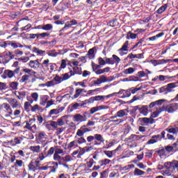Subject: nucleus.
<instances>
[{"instance_id":"bf43d9fd","label":"nucleus","mask_w":178,"mask_h":178,"mask_svg":"<svg viewBox=\"0 0 178 178\" xmlns=\"http://www.w3.org/2000/svg\"><path fill=\"white\" fill-rule=\"evenodd\" d=\"M131 95V92H130L129 89L124 90V95L121 97V98H127Z\"/></svg>"},{"instance_id":"13d9d810","label":"nucleus","mask_w":178,"mask_h":178,"mask_svg":"<svg viewBox=\"0 0 178 178\" xmlns=\"http://www.w3.org/2000/svg\"><path fill=\"white\" fill-rule=\"evenodd\" d=\"M102 65H97L94 63H92V70L93 72H96V70H99V69H101Z\"/></svg>"},{"instance_id":"4468645a","label":"nucleus","mask_w":178,"mask_h":178,"mask_svg":"<svg viewBox=\"0 0 178 178\" xmlns=\"http://www.w3.org/2000/svg\"><path fill=\"white\" fill-rule=\"evenodd\" d=\"M49 65H50V70H51V72H54V70H55V67L56 66V63H49V59L44 60L42 63V66L44 65L45 67H48Z\"/></svg>"},{"instance_id":"72a5a7b5","label":"nucleus","mask_w":178,"mask_h":178,"mask_svg":"<svg viewBox=\"0 0 178 178\" xmlns=\"http://www.w3.org/2000/svg\"><path fill=\"white\" fill-rule=\"evenodd\" d=\"M69 3H60L59 4L60 10H61V12H64V10L69 8Z\"/></svg>"},{"instance_id":"603ef678","label":"nucleus","mask_w":178,"mask_h":178,"mask_svg":"<svg viewBox=\"0 0 178 178\" xmlns=\"http://www.w3.org/2000/svg\"><path fill=\"white\" fill-rule=\"evenodd\" d=\"M31 104L29 102H25L24 104V108L26 112H30V108H31Z\"/></svg>"},{"instance_id":"774afa93","label":"nucleus","mask_w":178,"mask_h":178,"mask_svg":"<svg viewBox=\"0 0 178 178\" xmlns=\"http://www.w3.org/2000/svg\"><path fill=\"white\" fill-rule=\"evenodd\" d=\"M17 86H18L17 82H12L10 84V88H12V90H17Z\"/></svg>"},{"instance_id":"39448f33","label":"nucleus","mask_w":178,"mask_h":178,"mask_svg":"<svg viewBox=\"0 0 178 178\" xmlns=\"http://www.w3.org/2000/svg\"><path fill=\"white\" fill-rule=\"evenodd\" d=\"M145 137L143 135H136V134H131L129 137L125 138V141H127L129 144H136V141H140L141 138H144Z\"/></svg>"},{"instance_id":"c85d7f7f","label":"nucleus","mask_w":178,"mask_h":178,"mask_svg":"<svg viewBox=\"0 0 178 178\" xmlns=\"http://www.w3.org/2000/svg\"><path fill=\"white\" fill-rule=\"evenodd\" d=\"M29 149H31L32 152H34L35 154H40V152H41V146L40 145L31 146Z\"/></svg>"},{"instance_id":"8fccbe9b","label":"nucleus","mask_w":178,"mask_h":178,"mask_svg":"<svg viewBox=\"0 0 178 178\" xmlns=\"http://www.w3.org/2000/svg\"><path fill=\"white\" fill-rule=\"evenodd\" d=\"M126 109L120 110L117 112V116L118 118H124V116H126Z\"/></svg>"},{"instance_id":"6e6d98bb","label":"nucleus","mask_w":178,"mask_h":178,"mask_svg":"<svg viewBox=\"0 0 178 178\" xmlns=\"http://www.w3.org/2000/svg\"><path fill=\"white\" fill-rule=\"evenodd\" d=\"M44 86H46L47 87H54V86H56V83H55V81H54V79H52L51 81H49L46 82Z\"/></svg>"},{"instance_id":"f704fd0d","label":"nucleus","mask_w":178,"mask_h":178,"mask_svg":"<svg viewBox=\"0 0 178 178\" xmlns=\"http://www.w3.org/2000/svg\"><path fill=\"white\" fill-rule=\"evenodd\" d=\"M109 26H111V27H119L120 24L118 19L115 18L113 20L110 21Z\"/></svg>"},{"instance_id":"0e129e2a","label":"nucleus","mask_w":178,"mask_h":178,"mask_svg":"<svg viewBox=\"0 0 178 178\" xmlns=\"http://www.w3.org/2000/svg\"><path fill=\"white\" fill-rule=\"evenodd\" d=\"M115 63L113 58H106V63H107V65H113Z\"/></svg>"},{"instance_id":"e2e57ef3","label":"nucleus","mask_w":178,"mask_h":178,"mask_svg":"<svg viewBox=\"0 0 178 178\" xmlns=\"http://www.w3.org/2000/svg\"><path fill=\"white\" fill-rule=\"evenodd\" d=\"M54 152H55V147H50L47 153V156H51V155H54Z\"/></svg>"},{"instance_id":"0eeeda50","label":"nucleus","mask_w":178,"mask_h":178,"mask_svg":"<svg viewBox=\"0 0 178 178\" xmlns=\"http://www.w3.org/2000/svg\"><path fill=\"white\" fill-rule=\"evenodd\" d=\"M88 113L84 112L83 115H82L80 113L76 114L73 116V120L74 122L81 123V122H87V115Z\"/></svg>"},{"instance_id":"20e7f679","label":"nucleus","mask_w":178,"mask_h":178,"mask_svg":"<svg viewBox=\"0 0 178 178\" xmlns=\"http://www.w3.org/2000/svg\"><path fill=\"white\" fill-rule=\"evenodd\" d=\"M15 74H19V69L14 70H6L3 72V79H13V77H15Z\"/></svg>"},{"instance_id":"9b49d317","label":"nucleus","mask_w":178,"mask_h":178,"mask_svg":"<svg viewBox=\"0 0 178 178\" xmlns=\"http://www.w3.org/2000/svg\"><path fill=\"white\" fill-rule=\"evenodd\" d=\"M77 24V20L72 19L71 21H68L65 23L64 27H63L60 31H65V30H67V29H70L72 26H76Z\"/></svg>"},{"instance_id":"ddd939ff","label":"nucleus","mask_w":178,"mask_h":178,"mask_svg":"<svg viewBox=\"0 0 178 178\" xmlns=\"http://www.w3.org/2000/svg\"><path fill=\"white\" fill-rule=\"evenodd\" d=\"M4 62L5 63H8V62H10L12 59H15V54H12L10 51H8L4 55Z\"/></svg>"},{"instance_id":"dca6fc26","label":"nucleus","mask_w":178,"mask_h":178,"mask_svg":"<svg viewBox=\"0 0 178 178\" xmlns=\"http://www.w3.org/2000/svg\"><path fill=\"white\" fill-rule=\"evenodd\" d=\"M10 106H12L13 109H15L16 108H20L21 104L17 102L16 99H11L9 102Z\"/></svg>"},{"instance_id":"aec40b11","label":"nucleus","mask_w":178,"mask_h":178,"mask_svg":"<svg viewBox=\"0 0 178 178\" xmlns=\"http://www.w3.org/2000/svg\"><path fill=\"white\" fill-rule=\"evenodd\" d=\"M35 122V118L29 119V121H25L26 125L24 127V129H27L28 130H32L31 124Z\"/></svg>"},{"instance_id":"6e6552de","label":"nucleus","mask_w":178,"mask_h":178,"mask_svg":"<svg viewBox=\"0 0 178 178\" xmlns=\"http://www.w3.org/2000/svg\"><path fill=\"white\" fill-rule=\"evenodd\" d=\"M29 170L32 172H37L40 169V161H31L28 165Z\"/></svg>"},{"instance_id":"c756f323","label":"nucleus","mask_w":178,"mask_h":178,"mask_svg":"<svg viewBox=\"0 0 178 178\" xmlns=\"http://www.w3.org/2000/svg\"><path fill=\"white\" fill-rule=\"evenodd\" d=\"M7 45H10L14 49L19 48V45L17 44V43L9 40L4 42V47H6Z\"/></svg>"},{"instance_id":"37998d69","label":"nucleus","mask_w":178,"mask_h":178,"mask_svg":"<svg viewBox=\"0 0 178 178\" xmlns=\"http://www.w3.org/2000/svg\"><path fill=\"white\" fill-rule=\"evenodd\" d=\"M79 154L77 156L78 158H81V156L84 155V154H86V147H79Z\"/></svg>"},{"instance_id":"bb28decb","label":"nucleus","mask_w":178,"mask_h":178,"mask_svg":"<svg viewBox=\"0 0 178 178\" xmlns=\"http://www.w3.org/2000/svg\"><path fill=\"white\" fill-rule=\"evenodd\" d=\"M79 142H77V139L70 142L68 145H67V148L68 149H71V148H77V147H79Z\"/></svg>"},{"instance_id":"b1692460","label":"nucleus","mask_w":178,"mask_h":178,"mask_svg":"<svg viewBox=\"0 0 178 178\" xmlns=\"http://www.w3.org/2000/svg\"><path fill=\"white\" fill-rule=\"evenodd\" d=\"M140 120L141 122V123H143V124H148L149 123H150V124H152V123H154V119L151 118H140Z\"/></svg>"},{"instance_id":"f257e3e1","label":"nucleus","mask_w":178,"mask_h":178,"mask_svg":"<svg viewBox=\"0 0 178 178\" xmlns=\"http://www.w3.org/2000/svg\"><path fill=\"white\" fill-rule=\"evenodd\" d=\"M88 132L80 128L77 130L76 136L79 138H76V141L79 145L86 144V145H95L97 147L105 143V138H104V136L99 134H95L94 136H88L86 140V138H84V134Z\"/></svg>"},{"instance_id":"4c0bfd02","label":"nucleus","mask_w":178,"mask_h":178,"mask_svg":"<svg viewBox=\"0 0 178 178\" xmlns=\"http://www.w3.org/2000/svg\"><path fill=\"white\" fill-rule=\"evenodd\" d=\"M128 47H129V41L127 40V41L124 43V44L122 45V47L120 49H119L118 51H120V52L127 51H129V49H127Z\"/></svg>"},{"instance_id":"2eb2a0df","label":"nucleus","mask_w":178,"mask_h":178,"mask_svg":"<svg viewBox=\"0 0 178 178\" xmlns=\"http://www.w3.org/2000/svg\"><path fill=\"white\" fill-rule=\"evenodd\" d=\"M65 107H60L58 108L51 109L49 113V116H52V115H59L61 112H63Z\"/></svg>"},{"instance_id":"58836bf2","label":"nucleus","mask_w":178,"mask_h":178,"mask_svg":"<svg viewBox=\"0 0 178 178\" xmlns=\"http://www.w3.org/2000/svg\"><path fill=\"white\" fill-rule=\"evenodd\" d=\"M54 29V26L51 24H47L44 25H42V30L44 31H50V30H52Z\"/></svg>"},{"instance_id":"9d476101","label":"nucleus","mask_w":178,"mask_h":178,"mask_svg":"<svg viewBox=\"0 0 178 178\" xmlns=\"http://www.w3.org/2000/svg\"><path fill=\"white\" fill-rule=\"evenodd\" d=\"M95 124V122L89 120L87 124L82 125L79 129L83 130V131H86V133H90L91 131V128L90 126H94Z\"/></svg>"},{"instance_id":"412c9836","label":"nucleus","mask_w":178,"mask_h":178,"mask_svg":"<svg viewBox=\"0 0 178 178\" xmlns=\"http://www.w3.org/2000/svg\"><path fill=\"white\" fill-rule=\"evenodd\" d=\"M139 113H141L143 116H147V115H148V106H140Z\"/></svg>"},{"instance_id":"de8ad7c7","label":"nucleus","mask_w":178,"mask_h":178,"mask_svg":"<svg viewBox=\"0 0 178 178\" xmlns=\"http://www.w3.org/2000/svg\"><path fill=\"white\" fill-rule=\"evenodd\" d=\"M143 42H145V38H142L141 39L138 40V42L135 44V47L141 48V47H143Z\"/></svg>"},{"instance_id":"c03bdc74","label":"nucleus","mask_w":178,"mask_h":178,"mask_svg":"<svg viewBox=\"0 0 178 178\" xmlns=\"http://www.w3.org/2000/svg\"><path fill=\"white\" fill-rule=\"evenodd\" d=\"M159 91L160 92V94L163 93L164 95H167V94H169V92H168V88L166 87V86H162L161 88H160L159 89Z\"/></svg>"},{"instance_id":"864d4df0","label":"nucleus","mask_w":178,"mask_h":178,"mask_svg":"<svg viewBox=\"0 0 178 178\" xmlns=\"http://www.w3.org/2000/svg\"><path fill=\"white\" fill-rule=\"evenodd\" d=\"M45 137H47V134H45L44 131L39 132L38 138L40 140V141H42Z\"/></svg>"},{"instance_id":"69168bd1","label":"nucleus","mask_w":178,"mask_h":178,"mask_svg":"<svg viewBox=\"0 0 178 178\" xmlns=\"http://www.w3.org/2000/svg\"><path fill=\"white\" fill-rule=\"evenodd\" d=\"M31 97H32V99H33V101L35 102H37V101H38V92H33L31 95Z\"/></svg>"},{"instance_id":"09e8293b","label":"nucleus","mask_w":178,"mask_h":178,"mask_svg":"<svg viewBox=\"0 0 178 178\" xmlns=\"http://www.w3.org/2000/svg\"><path fill=\"white\" fill-rule=\"evenodd\" d=\"M23 161L22 160H16L14 165L13 166V168H22L23 166Z\"/></svg>"},{"instance_id":"7ed1b4c3","label":"nucleus","mask_w":178,"mask_h":178,"mask_svg":"<svg viewBox=\"0 0 178 178\" xmlns=\"http://www.w3.org/2000/svg\"><path fill=\"white\" fill-rule=\"evenodd\" d=\"M22 72H24V74L19 79V83H21L29 81V79L31 77V76H33V74L31 73L35 74V72L29 68L22 69Z\"/></svg>"},{"instance_id":"49530a36","label":"nucleus","mask_w":178,"mask_h":178,"mask_svg":"<svg viewBox=\"0 0 178 178\" xmlns=\"http://www.w3.org/2000/svg\"><path fill=\"white\" fill-rule=\"evenodd\" d=\"M72 70H74L75 74H79V76H81V74H83V71L81 70V67H74L72 68Z\"/></svg>"},{"instance_id":"f8f14e48","label":"nucleus","mask_w":178,"mask_h":178,"mask_svg":"<svg viewBox=\"0 0 178 178\" xmlns=\"http://www.w3.org/2000/svg\"><path fill=\"white\" fill-rule=\"evenodd\" d=\"M48 165H50L49 168H52V170H50V172H49V175H51V173H56V170L58 169V166H59V163L58 162H55V161H50L49 163H47Z\"/></svg>"},{"instance_id":"680f3d73","label":"nucleus","mask_w":178,"mask_h":178,"mask_svg":"<svg viewBox=\"0 0 178 178\" xmlns=\"http://www.w3.org/2000/svg\"><path fill=\"white\" fill-rule=\"evenodd\" d=\"M66 60L65 59H63L61 60V64H60V66L58 69V72H60L62 70V69H65L66 67Z\"/></svg>"},{"instance_id":"052dcab7","label":"nucleus","mask_w":178,"mask_h":178,"mask_svg":"<svg viewBox=\"0 0 178 178\" xmlns=\"http://www.w3.org/2000/svg\"><path fill=\"white\" fill-rule=\"evenodd\" d=\"M165 152L168 155V154H170L171 152H173V146L167 145L165 147Z\"/></svg>"},{"instance_id":"79ce46f5","label":"nucleus","mask_w":178,"mask_h":178,"mask_svg":"<svg viewBox=\"0 0 178 178\" xmlns=\"http://www.w3.org/2000/svg\"><path fill=\"white\" fill-rule=\"evenodd\" d=\"M48 56H51L52 58H56L57 55H59V53L56 52L55 49L49 50L47 53Z\"/></svg>"},{"instance_id":"2f4dec72","label":"nucleus","mask_w":178,"mask_h":178,"mask_svg":"<svg viewBox=\"0 0 178 178\" xmlns=\"http://www.w3.org/2000/svg\"><path fill=\"white\" fill-rule=\"evenodd\" d=\"M53 80L54 81L56 86H58V84H60V83H62L63 81V79H62V76H60L58 74H56L55 76V77L53 79Z\"/></svg>"},{"instance_id":"338daca9","label":"nucleus","mask_w":178,"mask_h":178,"mask_svg":"<svg viewBox=\"0 0 178 178\" xmlns=\"http://www.w3.org/2000/svg\"><path fill=\"white\" fill-rule=\"evenodd\" d=\"M31 112H37V111H40V106L38 104H35L34 106H31Z\"/></svg>"},{"instance_id":"5701e85b","label":"nucleus","mask_w":178,"mask_h":178,"mask_svg":"<svg viewBox=\"0 0 178 178\" xmlns=\"http://www.w3.org/2000/svg\"><path fill=\"white\" fill-rule=\"evenodd\" d=\"M164 131H167L168 133H170V134H177L178 133V128H173L172 127H168L167 129L164 130Z\"/></svg>"},{"instance_id":"e433bc0d","label":"nucleus","mask_w":178,"mask_h":178,"mask_svg":"<svg viewBox=\"0 0 178 178\" xmlns=\"http://www.w3.org/2000/svg\"><path fill=\"white\" fill-rule=\"evenodd\" d=\"M99 165H100V166H105L106 165H109L111 163V160L108 159H105L101 161H99L98 162Z\"/></svg>"},{"instance_id":"393cba45","label":"nucleus","mask_w":178,"mask_h":178,"mask_svg":"<svg viewBox=\"0 0 178 178\" xmlns=\"http://www.w3.org/2000/svg\"><path fill=\"white\" fill-rule=\"evenodd\" d=\"M95 51V47L88 50L86 56L89 58V59H94L95 58V54H94Z\"/></svg>"},{"instance_id":"1a4fd4ad","label":"nucleus","mask_w":178,"mask_h":178,"mask_svg":"<svg viewBox=\"0 0 178 178\" xmlns=\"http://www.w3.org/2000/svg\"><path fill=\"white\" fill-rule=\"evenodd\" d=\"M178 110V103H173L165 106V112L168 113H173Z\"/></svg>"},{"instance_id":"a18cd8bd","label":"nucleus","mask_w":178,"mask_h":178,"mask_svg":"<svg viewBox=\"0 0 178 178\" xmlns=\"http://www.w3.org/2000/svg\"><path fill=\"white\" fill-rule=\"evenodd\" d=\"M136 72V70L134 67H129L124 70L123 73L124 74H133Z\"/></svg>"},{"instance_id":"a211bd4d","label":"nucleus","mask_w":178,"mask_h":178,"mask_svg":"<svg viewBox=\"0 0 178 178\" xmlns=\"http://www.w3.org/2000/svg\"><path fill=\"white\" fill-rule=\"evenodd\" d=\"M166 163H167V165H170L168 169H173V170L178 169V161L177 160H173L171 162H167Z\"/></svg>"},{"instance_id":"ea45409f","label":"nucleus","mask_w":178,"mask_h":178,"mask_svg":"<svg viewBox=\"0 0 178 178\" xmlns=\"http://www.w3.org/2000/svg\"><path fill=\"white\" fill-rule=\"evenodd\" d=\"M23 141V138H15L13 140L11 141V143H13V146L15 147V145H17L18 144H20Z\"/></svg>"},{"instance_id":"3c124183","label":"nucleus","mask_w":178,"mask_h":178,"mask_svg":"<svg viewBox=\"0 0 178 178\" xmlns=\"http://www.w3.org/2000/svg\"><path fill=\"white\" fill-rule=\"evenodd\" d=\"M97 164V161L93 160L92 159H90L89 161L86 162V165H88L90 169L92 166Z\"/></svg>"},{"instance_id":"4d7b16f0","label":"nucleus","mask_w":178,"mask_h":178,"mask_svg":"<svg viewBox=\"0 0 178 178\" xmlns=\"http://www.w3.org/2000/svg\"><path fill=\"white\" fill-rule=\"evenodd\" d=\"M171 61L170 59H161L158 60V65H165V63H169Z\"/></svg>"},{"instance_id":"f3484780","label":"nucleus","mask_w":178,"mask_h":178,"mask_svg":"<svg viewBox=\"0 0 178 178\" xmlns=\"http://www.w3.org/2000/svg\"><path fill=\"white\" fill-rule=\"evenodd\" d=\"M29 66L31 69H37V67H40V61H38V59L35 60H31L29 63Z\"/></svg>"},{"instance_id":"cd10ccee","label":"nucleus","mask_w":178,"mask_h":178,"mask_svg":"<svg viewBox=\"0 0 178 178\" xmlns=\"http://www.w3.org/2000/svg\"><path fill=\"white\" fill-rule=\"evenodd\" d=\"M137 35H138V34L131 33V31H129L127 33L126 38L127 40H136V38H137Z\"/></svg>"},{"instance_id":"f03ea898","label":"nucleus","mask_w":178,"mask_h":178,"mask_svg":"<svg viewBox=\"0 0 178 178\" xmlns=\"http://www.w3.org/2000/svg\"><path fill=\"white\" fill-rule=\"evenodd\" d=\"M166 132L165 131H162L160 134L154 135L152 136V138L147 141V145H151L152 144H155L158 143V141H162V140H166L165 135Z\"/></svg>"},{"instance_id":"7c9ffc66","label":"nucleus","mask_w":178,"mask_h":178,"mask_svg":"<svg viewBox=\"0 0 178 178\" xmlns=\"http://www.w3.org/2000/svg\"><path fill=\"white\" fill-rule=\"evenodd\" d=\"M69 118V115H63L60 119L57 120V125L58 126H63L65 124V120L66 118Z\"/></svg>"},{"instance_id":"423d86ee","label":"nucleus","mask_w":178,"mask_h":178,"mask_svg":"<svg viewBox=\"0 0 178 178\" xmlns=\"http://www.w3.org/2000/svg\"><path fill=\"white\" fill-rule=\"evenodd\" d=\"M2 111H4V113H6V118H9V116L13 115V110L10 107V104L8 103H3L1 104Z\"/></svg>"},{"instance_id":"5fc2aeb1","label":"nucleus","mask_w":178,"mask_h":178,"mask_svg":"<svg viewBox=\"0 0 178 178\" xmlns=\"http://www.w3.org/2000/svg\"><path fill=\"white\" fill-rule=\"evenodd\" d=\"M33 52H36L38 55H44V54H45V51L39 49L37 47H33Z\"/></svg>"},{"instance_id":"473e14b6","label":"nucleus","mask_w":178,"mask_h":178,"mask_svg":"<svg viewBox=\"0 0 178 178\" xmlns=\"http://www.w3.org/2000/svg\"><path fill=\"white\" fill-rule=\"evenodd\" d=\"M83 91H84V89L83 88L76 89L75 90V94L72 97L73 99H76V98H79V97H80V95L82 94Z\"/></svg>"},{"instance_id":"a19ab883","label":"nucleus","mask_w":178,"mask_h":178,"mask_svg":"<svg viewBox=\"0 0 178 178\" xmlns=\"http://www.w3.org/2000/svg\"><path fill=\"white\" fill-rule=\"evenodd\" d=\"M156 152V154H159L160 155V156H168L166 150L163 147L161 149L157 150Z\"/></svg>"},{"instance_id":"4be33fe9","label":"nucleus","mask_w":178,"mask_h":178,"mask_svg":"<svg viewBox=\"0 0 178 178\" xmlns=\"http://www.w3.org/2000/svg\"><path fill=\"white\" fill-rule=\"evenodd\" d=\"M15 97L18 99H19V101H23L24 98H26V92L25 91L18 92L17 93H15Z\"/></svg>"},{"instance_id":"a878e982","label":"nucleus","mask_w":178,"mask_h":178,"mask_svg":"<svg viewBox=\"0 0 178 178\" xmlns=\"http://www.w3.org/2000/svg\"><path fill=\"white\" fill-rule=\"evenodd\" d=\"M168 3H165L163 6H161L156 11V13H157L158 15H162V13H163V12H165V10H166V9H168Z\"/></svg>"},{"instance_id":"c9c22d12","label":"nucleus","mask_w":178,"mask_h":178,"mask_svg":"<svg viewBox=\"0 0 178 178\" xmlns=\"http://www.w3.org/2000/svg\"><path fill=\"white\" fill-rule=\"evenodd\" d=\"M134 176H144L145 175V172L138 169V168H135L134 171Z\"/></svg>"},{"instance_id":"6ab92c4d","label":"nucleus","mask_w":178,"mask_h":178,"mask_svg":"<svg viewBox=\"0 0 178 178\" xmlns=\"http://www.w3.org/2000/svg\"><path fill=\"white\" fill-rule=\"evenodd\" d=\"M165 86L167 87L168 92H172L173 91V88H176V87H178V81L168 83Z\"/></svg>"}]
</instances>
